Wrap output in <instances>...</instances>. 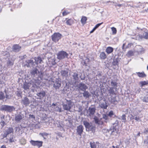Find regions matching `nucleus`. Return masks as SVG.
<instances>
[{
	"label": "nucleus",
	"instance_id": "obj_1",
	"mask_svg": "<svg viewBox=\"0 0 148 148\" xmlns=\"http://www.w3.org/2000/svg\"><path fill=\"white\" fill-rule=\"evenodd\" d=\"M73 105V102L71 100H68L66 99L64 100L62 103L64 109L66 110H69Z\"/></svg>",
	"mask_w": 148,
	"mask_h": 148
},
{
	"label": "nucleus",
	"instance_id": "obj_2",
	"mask_svg": "<svg viewBox=\"0 0 148 148\" xmlns=\"http://www.w3.org/2000/svg\"><path fill=\"white\" fill-rule=\"evenodd\" d=\"M95 107L91 106L89 108L87 111V115L88 116H94L95 112Z\"/></svg>",
	"mask_w": 148,
	"mask_h": 148
},
{
	"label": "nucleus",
	"instance_id": "obj_3",
	"mask_svg": "<svg viewBox=\"0 0 148 148\" xmlns=\"http://www.w3.org/2000/svg\"><path fill=\"white\" fill-rule=\"evenodd\" d=\"M68 54L66 52L64 51H61L59 52L57 54V58L58 59L62 60L65 57H68Z\"/></svg>",
	"mask_w": 148,
	"mask_h": 148
},
{
	"label": "nucleus",
	"instance_id": "obj_4",
	"mask_svg": "<svg viewBox=\"0 0 148 148\" xmlns=\"http://www.w3.org/2000/svg\"><path fill=\"white\" fill-rule=\"evenodd\" d=\"M52 40L54 42H58L61 38V35L59 33H55L52 35Z\"/></svg>",
	"mask_w": 148,
	"mask_h": 148
},
{
	"label": "nucleus",
	"instance_id": "obj_5",
	"mask_svg": "<svg viewBox=\"0 0 148 148\" xmlns=\"http://www.w3.org/2000/svg\"><path fill=\"white\" fill-rule=\"evenodd\" d=\"M118 127V125H116L113 126L112 129H110V134L116 135L119 133Z\"/></svg>",
	"mask_w": 148,
	"mask_h": 148
},
{
	"label": "nucleus",
	"instance_id": "obj_6",
	"mask_svg": "<svg viewBox=\"0 0 148 148\" xmlns=\"http://www.w3.org/2000/svg\"><path fill=\"white\" fill-rule=\"evenodd\" d=\"M1 109L10 112H11L15 109L14 107L7 105H4L2 106Z\"/></svg>",
	"mask_w": 148,
	"mask_h": 148
},
{
	"label": "nucleus",
	"instance_id": "obj_7",
	"mask_svg": "<svg viewBox=\"0 0 148 148\" xmlns=\"http://www.w3.org/2000/svg\"><path fill=\"white\" fill-rule=\"evenodd\" d=\"M30 143L33 146H37L38 148L42 146L43 142L42 141H34L32 140L30 141Z\"/></svg>",
	"mask_w": 148,
	"mask_h": 148
},
{
	"label": "nucleus",
	"instance_id": "obj_8",
	"mask_svg": "<svg viewBox=\"0 0 148 148\" xmlns=\"http://www.w3.org/2000/svg\"><path fill=\"white\" fill-rule=\"evenodd\" d=\"M77 86L78 88V90L80 91H84L88 88V87L86 85L82 82L78 84Z\"/></svg>",
	"mask_w": 148,
	"mask_h": 148
},
{
	"label": "nucleus",
	"instance_id": "obj_9",
	"mask_svg": "<svg viewBox=\"0 0 148 148\" xmlns=\"http://www.w3.org/2000/svg\"><path fill=\"white\" fill-rule=\"evenodd\" d=\"M84 127L82 125H80L77 126L76 129V134L81 136L83 133Z\"/></svg>",
	"mask_w": 148,
	"mask_h": 148
},
{
	"label": "nucleus",
	"instance_id": "obj_10",
	"mask_svg": "<svg viewBox=\"0 0 148 148\" xmlns=\"http://www.w3.org/2000/svg\"><path fill=\"white\" fill-rule=\"evenodd\" d=\"M140 112V111H137L136 110L134 112V115L135 116L134 119L138 122L141 121V118L142 117L140 116V115L139 114V113Z\"/></svg>",
	"mask_w": 148,
	"mask_h": 148
},
{
	"label": "nucleus",
	"instance_id": "obj_11",
	"mask_svg": "<svg viewBox=\"0 0 148 148\" xmlns=\"http://www.w3.org/2000/svg\"><path fill=\"white\" fill-rule=\"evenodd\" d=\"M24 118V115L23 114H18L15 115V120L17 123L20 122Z\"/></svg>",
	"mask_w": 148,
	"mask_h": 148
},
{
	"label": "nucleus",
	"instance_id": "obj_12",
	"mask_svg": "<svg viewBox=\"0 0 148 148\" xmlns=\"http://www.w3.org/2000/svg\"><path fill=\"white\" fill-rule=\"evenodd\" d=\"M83 124L85 125L86 128L89 129L90 130H92L94 128V127L92 125L91 123H89L86 121H83Z\"/></svg>",
	"mask_w": 148,
	"mask_h": 148
},
{
	"label": "nucleus",
	"instance_id": "obj_13",
	"mask_svg": "<svg viewBox=\"0 0 148 148\" xmlns=\"http://www.w3.org/2000/svg\"><path fill=\"white\" fill-rule=\"evenodd\" d=\"M61 85V81L59 80H56L54 82L53 86L56 89H58Z\"/></svg>",
	"mask_w": 148,
	"mask_h": 148
},
{
	"label": "nucleus",
	"instance_id": "obj_14",
	"mask_svg": "<svg viewBox=\"0 0 148 148\" xmlns=\"http://www.w3.org/2000/svg\"><path fill=\"white\" fill-rule=\"evenodd\" d=\"M21 103L26 106H27L30 104V101L27 97H25L22 99Z\"/></svg>",
	"mask_w": 148,
	"mask_h": 148
},
{
	"label": "nucleus",
	"instance_id": "obj_15",
	"mask_svg": "<svg viewBox=\"0 0 148 148\" xmlns=\"http://www.w3.org/2000/svg\"><path fill=\"white\" fill-rule=\"evenodd\" d=\"M13 129L11 127H5L3 131V132H5L7 135L13 132Z\"/></svg>",
	"mask_w": 148,
	"mask_h": 148
},
{
	"label": "nucleus",
	"instance_id": "obj_16",
	"mask_svg": "<svg viewBox=\"0 0 148 148\" xmlns=\"http://www.w3.org/2000/svg\"><path fill=\"white\" fill-rule=\"evenodd\" d=\"M52 108L54 109V110L55 111L58 112H61L63 111L62 110L61 108L57 106L56 104L54 103H53L52 104Z\"/></svg>",
	"mask_w": 148,
	"mask_h": 148
},
{
	"label": "nucleus",
	"instance_id": "obj_17",
	"mask_svg": "<svg viewBox=\"0 0 148 148\" xmlns=\"http://www.w3.org/2000/svg\"><path fill=\"white\" fill-rule=\"evenodd\" d=\"M36 95L39 97L38 99H41L45 96L46 93L44 91H41L39 92Z\"/></svg>",
	"mask_w": 148,
	"mask_h": 148
},
{
	"label": "nucleus",
	"instance_id": "obj_18",
	"mask_svg": "<svg viewBox=\"0 0 148 148\" xmlns=\"http://www.w3.org/2000/svg\"><path fill=\"white\" fill-rule=\"evenodd\" d=\"M137 49V52L139 54H141L144 53V49L141 46H137L136 47Z\"/></svg>",
	"mask_w": 148,
	"mask_h": 148
},
{
	"label": "nucleus",
	"instance_id": "obj_19",
	"mask_svg": "<svg viewBox=\"0 0 148 148\" xmlns=\"http://www.w3.org/2000/svg\"><path fill=\"white\" fill-rule=\"evenodd\" d=\"M139 36L141 39L144 38L145 39H148V32L147 31H144L143 33V36L139 35Z\"/></svg>",
	"mask_w": 148,
	"mask_h": 148
},
{
	"label": "nucleus",
	"instance_id": "obj_20",
	"mask_svg": "<svg viewBox=\"0 0 148 148\" xmlns=\"http://www.w3.org/2000/svg\"><path fill=\"white\" fill-rule=\"evenodd\" d=\"M102 119L99 120L97 117H95L94 118V120L95 123L96 124H98L99 125H102L103 124V122L101 121Z\"/></svg>",
	"mask_w": 148,
	"mask_h": 148
},
{
	"label": "nucleus",
	"instance_id": "obj_21",
	"mask_svg": "<svg viewBox=\"0 0 148 148\" xmlns=\"http://www.w3.org/2000/svg\"><path fill=\"white\" fill-rule=\"evenodd\" d=\"M135 75H137L140 77H146V75L145 74L144 72H136L135 73H134Z\"/></svg>",
	"mask_w": 148,
	"mask_h": 148
},
{
	"label": "nucleus",
	"instance_id": "obj_22",
	"mask_svg": "<svg viewBox=\"0 0 148 148\" xmlns=\"http://www.w3.org/2000/svg\"><path fill=\"white\" fill-rule=\"evenodd\" d=\"M21 48V47L18 45H15L13 46V50L15 52H18L20 49Z\"/></svg>",
	"mask_w": 148,
	"mask_h": 148
},
{
	"label": "nucleus",
	"instance_id": "obj_23",
	"mask_svg": "<svg viewBox=\"0 0 148 148\" xmlns=\"http://www.w3.org/2000/svg\"><path fill=\"white\" fill-rule=\"evenodd\" d=\"M72 76L73 77L74 80L75 81V83L76 81L78 80V74L76 72H74L73 73V74L72 75Z\"/></svg>",
	"mask_w": 148,
	"mask_h": 148
},
{
	"label": "nucleus",
	"instance_id": "obj_24",
	"mask_svg": "<svg viewBox=\"0 0 148 148\" xmlns=\"http://www.w3.org/2000/svg\"><path fill=\"white\" fill-rule=\"evenodd\" d=\"M31 84L30 83H25L23 85V87L25 90L29 89Z\"/></svg>",
	"mask_w": 148,
	"mask_h": 148
},
{
	"label": "nucleus",
	"instance_id": "obj_25",
	"mask_svg": "<svg viewBox=\"0 0 148 148\" xmlns=\"http://www.w3.org/2000/svg\"><path fill=\"white\" fill-rule=\"evenodd\" d=\"M82 93L83 96L86 98H88L90 96V94L87 91L85 90Z\"/></svg>",
	"mask_w": 148,
	"mask_h": 148
},
{
	"label": "nucleus",
	"instance_id": "obj_26",
	"mask_svg": "<svg viewBox=\"0 0 148 148\" xmlns=\"http://www.w3.org/2000/svg\"><path fill=\"white\" fill-rule=\"evenodd\" d=\"M113 51V49L111 47H108L106 49V52L108 54H110Z\"/></svg>",
	"mask_w": 148,
	"mask_h": 148
},
{
	"label": "nucleus",
	"instance_id": "obj_27",
	"mask_svg": "<svg viewBox=\"0 0 148 148\" xmlns=\"http://www.w3.org/2000/svg\"><path fill=\"white\" fill-rule=\"evenodd\" d=\"M99 57L101 59L104 60L106 58V56L105 53L104 52H103L100 53Z\"/></svg>",
	"mask_w": 148,
	"mask_h": 148
},
{
	"label": "nucleus",
	"instance_id": "obj_28",
	"mask_svg": "<svg viewBox=\"0 0 148 148\" xmlns=\"http://www.w3.org/2000/svg\"><path fill=\"white\" fill-rule=\"evenodd\" d=\"M35 64H37L39 63H40L42 61V60L40 57H38L37 58H35Z\"/></svg>",
	"mask_w": 148,
	"mask_h": 148
},
{
	"label": "nucleus",
	"instance_id": "obj_29",
	"mask_svg": "<svg viewBox=\"0 0 148 148\" xmlns=\"http://www.w3.org/2000/svg\"><path fill=\"white\" fill-rule=\"evenodd\" d=\"M99 106L101 108L104 109H106L108 106L106 102L101 103Z\"/></svg>",
	"mask_w": 148,
	"mask_h": 148
},
{
	"label": "nucleus",
	"instance_id": "obj_30",
	"mask_svg": "<svg viewBox=\"0 0 148 148\" xmlns=\"http://www.w3.org/2000/svg\"><path fill=\"white\" fill-rule=\"evenodd\" d=\"M29 67H34L35 66V62H34L33 60H28Z\"/></svg>",
	"mask_w": 148,
	"mask_h": 148
},
{
	"label": "nucleus",
	"instance_id": "obj_31",
	"mask_svg": "<svg viewBox=\"0 0 148 148\" xmlns=\"http://www.w3.org/2000/svg\"><path fill=\"white\" fill-rule=\"evenodd\" d=\"M38 72V69H37L35 68L32 71L31 73L32 75L34 76L35 75L37 74Z\"/></svg>",
	"mask_w": 148,
	"mask_h": 148
},
{
	"label": "nucleus",
	"instance_id": "obj_32",
	"mask_svg": "<svg viewBox=\"0 0 148 148\" xmlns=\"http://www.w3.org/2000/svg\"><path fill=\"white\" fill-rule=\"evenodd\" d=\"M87 20V18L86 17L82 16L81 19V22L82 23L83 25H84L86 23Z\"/></svg>",
	"mask_w": 148,
	"mask_h": 148
},
{
	"label": "nucleus",
	"instance_id": "obj_33",
	"mask_svg": "<svg viewBox=\"0 0 148 148\" xmlns=\"http://www.w3.org/2000/svg\"><path fill=\"white\" fill-rule=\"evenodd\" d=\"M73 23V20L71 19H70L67 20L66 21V23L68 25H71Z\"/></svg>",
	"mask_w": 148,
	"mask_h": 148
},
{
	"label": "nucleus",
	"instance_id": "obj_34",
	"mask_svg": "<svg viewBox=\"0 0 148 148\" xmlns=\"http://www.w3.org/2000/svg\"><path fill=\"white\" fill-rule=\"evenodd\" d=\"M14 137L13 135H10L9 138V142L10 143H12L14 141Z\"/></svg>",
	"mask_w": 148,
	"mask_h": 148
},
{
	"label": "nucleus",
	"instance_id": "obj_35",
	"mask_svg": "<svg viewBox=\"0 0 148 148\" xmlns=\"http://www.w3.org/2000/svg\"><path fill=\"white\" fill-rule=\"evenodd\" d=\"M110 130L104 129L102 130V132L103 133L107 134V135H108L110 134Z\"/></svg>",
	"mask_w": 148,
	"mask_h": 148
},
{
	"label": "nucleus",
	"instance_id": "obj_36",
	"mask_svg": "<svg viewBox=\"0 0 148 148\" xmlns=\"http://www.w3.org/2000/svg\"><path fill=\"white\" fill-rule=\"evenodd\" d=\"M113 87H110L108 90L110 94H113L114 93V91L113 90Z\"/></svg>",
	"mask_w": 148,
	"mask_h": 148
},
{
	"label": "nucleus",
	"instance_id": "obj_37",
	"mask_svg": "<svg viewBox=\"0 0 148 148\" xmlns=\"http://www.w3.org/2000/svg\"><path fill=\"white\" fill-rule=\"evenodd\" d=\"M143 101L147 102H148V94L147 92L146 95L144 97L143 99Z\"/></svg>",
	"mask_w": 148,
	"mask_h": 148
},
{
	"label": "nucleus",
	"instance_id": "obj_38",
	"mask_svg": "<svg viewBox=\"0 0 148 148\" xmlns=\"http://www.w3.org/2000/svg\"><path fill=\"white\" fill-rule=\"evenodd\" d=\"M102 118L105 120V121L106 122H107L108 121V116L106 114L103 115Z\"/></svg>",
	"mask_w": 148,
	"mask_h": 148
},
{
	"label": "nucleus",
	"instance_id": "obj_39",
	"mask_svg": "<svg viewBox=\"0 0 148 148\" xmlns=\"http://www.w3.org/2000/svg\"><path fill=\"white\" fill-rule=\"evenodd\" d=\"M111 86H113L114 87H113L114 88H116L117 86V83L114 81H112L111 82Z\"/></svg>",
	"mask_w": 148,
	"mask_h": 148
},
{
	"label": "nucleus",
	"instance_id": "obj_40",
	"mask_svg": "<svg viewBox=\"0 0 148 148\" xmlns=\"http://www.w3.org/2000/svg\"><path fill=\"white\" fill-rule=\"evenodd\" d=\"M90 145L91 148H96V143L95 142H90Z\"/></svg>",
	"mask_w": 148,
	"mask_h": 148
},
{
	"label": "nucleus",
	"instance_id": "obj_41",
	"mask_svg": "<svg viewBox=\"0 0 148 148\" xmlns=\"http://www.w3.org/2000/svg\"><path fill=\"white\" fill-rule=\"evenodd\" d=\"M140 84L141 85V86H143L144 85L148 84V81H142L140 82Z\"/></svg>",
	"mask_w": 148,
	"mask_h": 148
},
{
	"label": "nucleus",
	"instance_id": "obj_42",
	"mask_svg": "<svg viewBox=\"0 0 148 148\" xmlns=\"http://www.w3.org/2000/svg\"><path fill=\"white\" fill-rule=\"evenodd\" d=\"M5 97L4 93L2 92H0V100H2Z\"/></svg>",
	"mask_w": 148,
	"mask_h": 148
},
{
	"label": "nucleus",
	"instance_id": "obj_43",
	"mask_svg": "<svg viewBox=\"0 0 148 148\" xmlns=\"http://www.w3.org/2000/svg\"><path fill=\"white\" fill-rule=\"evenodd\" d=\"M68 72L66 71H62L61 72V74L64 76H66L68 74Z\"/></svg>",
	"mask_w": 148,
	"mask_h": 148
},
{
	"label": "nucleus",
	"instance_id": "obj_44",
	"mask_svg": "<svg viewBox=\"0 0 148 148\" xmlns=\"http://www.w3.org/2000/svg\"><path fill=\"white\" fill-rule=\"evenodd\" d=\"M101 75L100 72H98L97 75L96 76V79L97 80H100Z\"/></svg>",
	"mask_w": 148,
	"mask_h": 148
},
{
	"label": "nucleus",
	"instance_id": "obj_45",
	"mask_svg": "<svg viewBox=\"0 0 148 148\" xmlns=\"http://www.w3.org/2000/svg\"><path fill=\"white\" fill-rule=\"evenodd\" d=\"M126 116L125 114H123L121 116V119L122 120V122H125L126 120Z\"/></svg>",
	"mask_w": 148,
	"mask_h": 148
},
{
	"label": "nucleus",
	"instance_id": "obj_46",
	"mask_svg": "<svg viewBox=\"0 0 148 148\" xmlns=\"http://www.w3.org/2000/svg\"><path fill=\"white\" fill-rule=\"evenodd\" d=\"M132 44L131 43H129L128 44V45L125 48H124V46H125V43H124L123 44V46L122 47V49L124 50V49H126L127 48H129V47H130L131 46V45H132Z\"/></svg>",
	"mask_w": 148,
	"mask_h": 148
},
{
	"label": "nucleus",
	"instance_id": "obj_47",
	"mask_svg": "<svg viewBox=\"0 0 148 148\" xmlns=\"http://www.w3.org/2000/svg\"><path fill=\"white\" fill-rule=\"evenodd\" d=\"M133 52L132 51H129L128 53L126 54V55L128 57H130L133 55Z\"/></svg>",
	"mask_w": 148,
	"mask_h": 148
},
{
	"label": "nucleus",
	"instance_id": "obj_48",
	"mask_svg": "<svg viewBox=\"0 0 148 148\" xmlns=\"http://www.w3.org/2000/svg\"><path fill=\"white\" fill-rule=\"evenodd\" d=\"M28 62V60L27 61H25L23 62V65L24 66H26L27 67H29V65Z\"/></svg>",
	"mask_w": 148,
	"mask_h": 148
},
{
	"label": "nucleus",
	"instance_id": "obj_49",
	"mask_svg": "<svg viewBox=\"0 0 148 148\" xmlns=\"http://www.w3.org/2000/svg\"><path fill=\"white\" fill-rule=\"evenodd\" d=\"M111 29L112 32L113 34H115L116 33L117 31L115 28L114 27H113L111 28Z\"/></svg>",
	"mask_w": 148,
	"mask_h": 148
},
{
	"label": "nucleus",
	"instance_id": "obj_50",
	"mask_svg": "<svg viewBox=\"0 0 148 148\" xmlns=\"http://www.w3.org/2000/svg\"><path fill=\"white\" fill-rule=\"evenodd\" d=\"M21 144L22 145L25 144L26 143V140L24 138H22L20 140Z\"/></svg>",
	"mask_w": 148,
	"mask_h": 148
},
{
	"label": "nucleus",
	"instance_id": "obj_51",
	"mask_svg": "<svg viewBox=\"0 0 148 148\" xmlns=\"http://www.w3.org/2000/svg\"><path fill=\"white\" fill-rule=\"evenodd\" d=\"M39 134L41 135L42 137H44V136H47L49 135L48 133L46 132H43L42 133H40Z\"/></svg>",
	"mask_w": 148,
	"mask_h": 148
},
{
	"label": "nucleus",
	"instance_id": "obj_52",
	"mask_svg": "<svg viewBox=\"0 0 148 148\" xmlns=\"http://www.w3.org/2000/svg\"><path fill=\"white\" fill-rule=\"evenodd\" d=\"M7 64L8 66H10L13 65V62L10 60H9L7 62Z\"/></svg>",
	"mask_w": 148,
	"mask_h": 148
},
{
	"label": "nucleus",
	"instance_id": "obj_53",
	"mask_svg": "<svg viewBox=\"0 0 148 148\" xmlns=\"http://www.w3.org/2000/svg\"><path fill=\"white\" fill-rule=\"evenodd\" d=\"M3 132L4 134H1V136L2 137V138L6 137L8 135L5 132Z\"/></svg>",
	"mask_w": 148,
	"mask_h": 148
},
{
	"label": "nucleus",
	"instance_id": "obj_54",
	"mask_svg": "<svg viewBox=\"0 0 148 148\" xmlns=\"http://www.w3.org/2000/svg\"><path fill=\"white\" fill-rule=\"evenodd\" d=\"M113 114H114L113 112L112 111H111L110 112H109L108 115L110 117H112V116L113 115Z\"/></svg>",
	"mask_w": 148,
	"mask_h": 148
},
{
	"label": "nucleus",
	"instance_id": "obj_55",
	"mask_svg": "<svg viewBox=\"0 0 148 148\" xmlns=\"http://www.w3.org/2000/svg\"><path fill=\"white\" fill-rule=\"evenodd\" d=\"M133 114H131V116H130V119L131 120L134 119H135V116L134 115V112L133 113Z\"/></svg>",
	"mask_w": 148,
	"mask_h": 148
},
{
	"label": "nucleus",
	"instance_id": "obj_56",
	"mask_svg": "<svg viewBox=\"0 0 148 148\" xmlns=\"http://www.w3.org/2000/svg\"><path fill=\"white\" fill-rule=\"evenodd\" d=\"M103 23H100L97 24L94 28L96 29L101 24Z\"/></svg>",
	"mask_w": 148,
	"mask_h": 148
},
{
	"label": "nucleus",
	"instance_id": "obj_57",
	"mask_svg": "<svg viewBox=\"0 0 148 148\" xmlns=\"http://www.w3.org/2000/svg\"><path fill=\"white\" fill-rule=\"evenodd\" d=\"M0 124L2 127H3L5 125V123L3 121L1 120L0 122Z\"/></svg>",
	"mask_w": 148,
	"mask_h": 148
},
{
	"label": "nucleus",
	"instance_id": "obj_58",
	"mask_svg": "<svg viewBox=\"0 0 148 148\" xmlns=\"http://www.w3.org/2000/svg\"><path fill=\"white\" fill-rule=\"evenodd\" d=\"M69 12H67L66 11H64L62 13V15L63 16H66L68 14H69Z\"/></svg>",
	"mask_w": 148,
	"mask_h": 148
},
{
	"label": "nucleus",
	"instance_id": "obj_59",
	"mask_svg": "<svg viewBox=\"0 0 148 148\" xmlns=\"http://www.w3.org/2000/svg\"><path fill=\"white\" fill-rule=\"evenodd\" d=\"M4 55H6V56L8 57L9 56V54L8 52L6 51L5 52H4V53H3Z\"/></svg>",
	"mask_w": 148,
	"mask_h": 148
},
{
	"label": "nucleus",
	"instance_id": "obj_60",
	"mask_svg": "<svg viewBox=\"0 0 148 148\" xmlns=\"http://www.w3.org/2000/svg\"><path fill=\"white\" fill-rule=\"evenodd\" d=\"M82 106H79V108H78V111L79 112H81L82 110Z\"/></svg>",
	"mask_w": 148,
	"mask_h": 148
},
{
	"label": "nucleus",
	"instance_id": "obj_61",
	"mask_svg": "<svg viewBox=\"0 0 148 148\" xmlns=\"http://www.w3.org/2000/svg\"><path fill=\"white\" fill-rule=\"evenodd\" d=\"M117 63L118 62L116 60H114V62H113V64L114 65H116L117 64Z\"/></svg>",
	"mask_w": 148,
	"mask_h": 148
},
{
	"label": "nucleus",
	"instance_id": "obj_62",
	"mask_svg": "<svg viewBox=\"0 0 148 148\" xmlns=\"http://www.w3.org/2000/svg\"><path fill=\"white\" fill-rule=\"evenodd\" d=\"M29 118H33L34 119L35 118V117L33 115L29 114Z\"/></svg>",
	"mask_w": 148,
	"mask_h": 148
},
{
	"label": "nucleus",
	"instance_id": "obj_63",
	"mask_svg": "<svg viewBox=\"0 0 148 148\" xmlns=\"http://www.w3.org/2000/svg\"><path fill=\"white\" fill-rule=\"evenodd\" d=\"M0 148H6V147L5 145H2V146H1Z\"/></svg>",
	"mask_w": 148,
	"mask_h": 148
},
{
	"label": "nucleus",
	"instance_id": "obj_64",
	"mask_svg": "<svg viewBox=\"0 0 148 148\" xmlns=\"http://www.w3.org/2000/svg\"><path fill=\"white\" fill-rule=\"evenodd\" d=\"M109 148H118L116 146L115 147L114 146H112L110 147Z\"/></svg>",
	"mask_w": 148,
	"mask_h": 148
}]
</instances>
